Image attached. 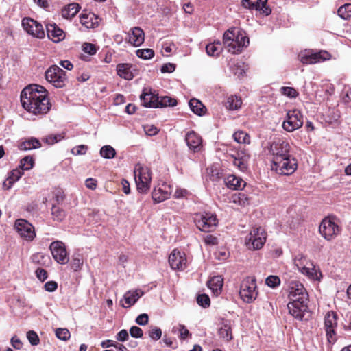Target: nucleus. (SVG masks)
<instances>
[{
	"mask_svg": "<svg viewBox=\"0 0 351 351\" xmlns=\"http://www.w3.org/2000/svg\"><path fill=\"white\" fill-rule=\"evenodd\" d=\"M80 18L81 21L84 19L88 20L90 22H92L93 20L99 19L100 21L106 20L107 19L101 18L98 15L95 13L88 11L87 10H83L82 12L80 15Z\"/></svg>",
	"mask_w": 351,
	"mask_h": 351,
	"instance_id": "44",
	"label": "nucleus"
},
{
	"mask_svg": "<svg viewBox=\"0 0 351 351\" xmlns=\"http://www.w3.org/2000/svg\"><path fill=\"white\" fill-rule=\"evenodd\" d=\"M80 6L77 3H71L62 10V16L64 19L71 20L79 12Z\"/></svg>",
	"mask_w": 351,
	"mask_h": 351,
	"instance_id": "34",
	"label": "nucleus"
},
{
	"mask_svg": "<svg viewBox=\"0 0 351 351\" xmlns=\"http://www.w3.org/2000/svg\"><path fill=\"white\" fill-rule=\"evenodd\" d=\"M53 258L60 264H66L69 261L67 252L64 243L60 241H53L49 246Z\"/></svg>",
	"mask_w": 351,
	"mask_h": 351,
	"instance_id": "14",
	"label": "nucleus"
},
{
	"mask_svg": "<svg viewBox=\"0 0 351 351\" xmlns=\"http://www.w3.org/2000/svg\"><path fill=\"white\" fill-rule=\"evenodd\" d=\"M189 105L195 114L201 116L205 113L206 108L199 100L195 98L191 99Z\"/></svg>",
	"mask_w": 351,
	"mask_h": 351,
	"instance_id": "35",
	"label": "nucleus"
},
{
	"mask_svg": "<svg viewBox=\"0 0 351 351\" xmlns=\"http://www.w3.org/2000/svg\"><path fill=\"white\" fill-rule=\"evenodd\" d=\"M47 93L46 89L42 86L29 85L21 93V104L30 113L36 115L46 114L51 108Z\"/></svg>",
	"mask_w": 351,
	"mask_h": 351,
	"instance_id": "1",
	"label": "nucleus"
},
{
	"mask_svg": "<svg viewBox=\"0 0 351 351\" xmlns=\"http://www.w3.org/2000/svg\"><path fill=\"white\" fill-rule=\"evenodd\" d=\"M226 185L228 188L234 190L243 189L246 183L241 178L236 177L234 175H230L226 180Z\"/></svg>",
	"mask_w": 351,
	"mask_h": 351,
	"instance_id": "33",
	"label": "nucleus"
},
{
	"mask_svg": "<svg viewBox=\"0 0 351 351\" xmlns=\"http://www.w3.org/2000/svg\"><path fill=\"white\" fill-rule=\"evenodd\" d=\"M337 326V315L334 311H328L324 317V328L328 341L330 343L336 341L335 328Z\"/></svg>",
	"mask_w": 351,
	"mask_h": 351,
	"instance_id": "11",
	"label": "nucleus"
},
{
	"mask_svg": "<svg viewBox=\"0 0 351 351\" xmlns=\"http://www.w3.org/2000/svg\"><path fill=\"white\" fill-rule=\"evenodd\" d=\"M130 334L134 338H141L143 335V332L141 328L134 326L130 328Z\"/></svg>",
	"mask_w": 351,
	"mask_h": 351,
	"instance_id": "56",
	"label": "nucleus"
},
{
	"mask_svg": "<svg viewBox=\"0 0 351 351\" xmlns=\"http://www.w3.org/2000/svg\"><path fill=\"white\" fill-rule=\"evenodd\" d=\"M149 317L146 313L139 315L136 319V323L141 326H145L148 323Z\"/></svg>",
	"mask_w": 351,
	"mask_h": 351,
	"instance_id": "59",
	"label": "nucleus"
},
{
	"mask_svg": "<svg viewBox=\"0 0 351 351\" xmlns=\"http://www.w3.org/2000/svg\"><path fill=\"white\" fill-rule=\"evenodd\" d=\"M194 220L197 227L202 232H211L217 225L216 216L211 213L197 214Z\"/></svg>",
	"mask_w": 351,
	"mask_h": 351,
	"instance_id": "10",
	"label": "nucleus"
},
{
	"mask_svg": "<svg viewBox=\"0 0 351 351\" xmlns=\"http://www.w3.org/2000/svg\"><path fill=\"white\" fill-rule=\"evenodd\" d=\"M82 49L85 53H87L90 55H94L97 52L95 45L88 43H84Z\"/></svg>",
	"mask_w": 351,
	"mask_h": 351,
	"instance_id": "57",
	"label": "nucleus"
},
{
	"mask_svg": "<svg viewBox=\"0 0 351 351\" xmlns=\"http://www.w3.org/2000/svg\"><path fill=\"white\" fill-rule=\"evenodd\" d=\"M169 263L173 269H184L186 265L185 254L173 250L169 256Z\"/></svg>",
	"mask_w": 351,
	"mask_h": 351,
	"instance_id": "20",
	"label": "nucleus"
},
{
	"mask_svg": "<svg viewBox=\"0 0 351 351\" xmlns=\"http://www.w3.org/2000/svg\"><path fill=\"white\" fill-rule=\"evenodd\" d=\"M136 56L142 59H150L154 56V51L152 49H141L136 51Z\"/></svg>",
	"mask_w": 351,
	"mask_h": 351,
	"instance_id": "47",
	"label": "nucleus"
},
{
	"mask_svg": "<svg viewBox=\"0 0 351 351\" xmlns=\"http://www.w3.org/2000/svg\"><path fill=\"white\" fill-rule=\"evenodd\" d=\"M47 36L54 43L62 40L65 37V34L62 29L58 27L56 23H47L46 25Z\"/></svg>",
	"mask_w": 351,
	"mask_h": 351,
	"instance_id": "25",
	"label": "nucleus"
},
{
	"mask_svg": "<svg viewBox=\"0 0 351 351\" xmlns=\"http://www.w3.org/2000/svg\"><path fill=\"white\" fill-rule=\"evenodd\" d=\"M242 101L240 97L231 95L227 99L226 107L231 110H237L241 106Z\"/></svg>",
	"mask_w": 351,
	"mask_h": 351,
	"instance_id": "38",
	"label": "nucleus"
},
{
	"mask_svg": "<svg viewBox=\"0 0 351 351\" xmlns=\"http://www.w3.org/2000/svg\"><path fill=\"white\" fill-rule=\"evenodd\" d=\"M176 69V65L171 63H167L162 66L160 71L162 73H172Z\"/></svg>",
	"mask_w": 351,
	"mask_h": 351,
	"instance_id": "60",
	"label": "nucleus"
},
{
	"mask_svg": "<svg viewBox=\"0 0 351 351\" xmlns=\"http://www.w3.org/2000/svg\"><path fill=\"white\" fill-rule=\"evenodd\" d=\"M34 166V159L31 156H25L21 160L19 167L24 170H29Z\"/></svg>",
	"mask_w": 351,
	"mask_h": 351,
	"instance_id": "48",
	"label": "nucleus"
},
{
	"mask_svg": "<svg viewBox=\"0 0 351 351\" xmlns=\"http://www.w3.org/2000/svg\"><path fill=\"white\" fill-rule=\"evenodd\" d=\"M23 170L21 169L19 167L17 169H13L7 180L3 182V188L5 189H9L12 187L13 184L18 181L19 178L23 176Z\"/></svg>",
	"mask_w": 351,
	"mask_h": 351,
	"instance_id": "32",
	"label": "nucleus"
},
{
	"mask_svg": "<svg viewBox=\"0 0 351 351\" xmlns=\"http://www.w3.org/2000/svg\"><path fill=\"white\" fill-rule=\"evenodd\" d=\"M223 285V278L221 276H213L207 282L208 287L215 295L221 293Z\"/></svg>",
	"mask_w": 351,
	"mask_h": 351,
	"instance_id": "29",
	"label": "nucleus"
},
{
	"mask_svg": "<svg viewBox=\"0 0 351 351\" xmlns=\"http://www.w3.org/2000/svg\"><path fill=\"white\" fill-rule=\"evenodd\" d=\"M289 298L290 301H308V295L302 284L292 281L289 285Z\"/></svg>",
	"mask_w": 351,
	"mask_h": 351,
	"instance_id": "16",
	"label": "nucleus"
},
{
	"mask_svg": "<svg viewBox=\"0 0 351 351\" xmlns=\"http://www.w3.org/2000/svg\"><path fill=\"white\" fill-rule=\"evenodd\" d=\"M330 54L326 51H314L313 50H304L298 55V59L302 64H315L329 60Z\"/></svg>",
	"mask_w": 351,
	"mask_h": 351,
	"instance_id": "8",
	"label": "nucleus"
},
{
	"mask_svg": "<svg viewBox=\"0 0 351 351\" xmlns=\"http://www.w3.org/2000/svg\"><path fill=\"white\" fill-rule=\"evenodd\" d=\"M294 263L298 270L302 274L313 278L317 275V270L313 263L306 257L302 255L298 256L295 258Z\"/></svg>",
	"mask_w": 351,
	"mask_h": 351,
	"instance_id": "15",
	"label": "nucleus"
},
{
	"mask_svg": "<svg viewBox=\"0 0 351 351\" xmlns=\"http://www.w3.org/2000/svg\"><path fill=\"white\" fill-rule=\"evenodd\" d=\"M291 146L289 143L281 138L274 141L269 148V152L272 155V162L289 157L290 154Z\"/></svg>",
	"mask_w": 351,
	"mask_h": 351,
	"instance_id": "9",
	"label": "nucleus"
},
{
	"mask_svg": "<svg viewBox=\"0 0 351 351\" xmlns=\"http://www.w3.org/2000/svg\"><path fill=\"white\" fill-rule=\"evenodd\" d=\"M142 105L147 108H158V95L153 93L151 89L144 88L140 97Z\"/></svg>",
	"mask_w": 351,
	"mask_h": 351,
	"instance_id": "23",
	"label": "nucleus"
},
{
	"mask_svg": "<svg viewBox=\"0 0 351 351\" xmlns=\"http://www.w3.org/2000/svg\"><path fill=\"white\" fill-rule=\"evenodd\" d=\"M321 235L326 240L330 241L336 237L340 232L339 227L331 219L324 218L319 228Z\"/></svg>",
	"mask_w": 351,
	"mask_h": 351,
	"instance_id": "12",
	"label": "nucleus"
},
{
	"mask_svg": "<svg viewBox=\"0 0 351 351\" xmlns=\"http://www.w3.org/2000/svg\"><path fill=\"white\" fill-rule=\"evenodd\" d=\"M280 92L282 95H286L290 98H295L298 95L296 90L292 87H282L280 88Z\"/></svg>",
	"mask_w": 351,
	"mask_h": 351,
	"instance_id": "51",
	"label": "nucleus"
},
{
	"mask_svg": "<svg viewBox=\"0 0 351 351\" xmlns=\"http://www.w3.org/2000/svg\"><path fill=\"white\" fill-rule=\"evenodd\" d=\"M245 8L255 10L256 14L266 16L271 14V10L267 6V0H242Z\"/></svg>",
	"mask_w": 351,
	"mask_h": 351,
	"instance_id": "13",
	"label": "nucleus"
},
{
	"mask_svg": "<svg viewBox=\"0 0 351 351\" xmlns=\"http://www.w3.org/2000/svg\"><path fill=\"white\" fill-rule=\"evenodd\" d=\"M172 193V187L167 183H162L154 188L152 197L155 202L159 203L167 199Z\"/></svg>",
	"mask_w": 351,
	"mask_h": 351,
	"instance_id": "21",
	"label": "nucleus"
},
{
	"mask_svg": "<svg viewBox=\"0 0 351 351\" xmlns=\"http://www.w3.org/2000/svg\"><path fill=\"white\" fill-rule=\"evenodd\" d=\"M298 167L295 158L291 156L272 162L271 169L280 175L289 176L293 173Z\"/></svg>",
	"mask_w": 351,
	"mask_h": 351,
	"instance_id": "6",
	"label": "nucleus"
},
{
	"mask_svg": "<svg viewBox=\"0 0 351 351\" xmlns=\"http://www.w3.org/2000/svg\"><path fill=\"white\" fill-rule=\"evenodd\" d=\"M58 287V284L54 281H49L45 284V289L49 292L54 291Z\"/></svg>",
	"mask_w": 351,
	"mask_h": 351,
	"instance_id": "64",
	"label": "nucleus"
},
{
	"mask_svg": "<svg viewBox=\"0 0 351 351\" xmlns=\"http://www.w3.org/2000/svg\"><path fill=\"white\" fill-rule=\"evenodd\" d=\"M129 337L128 332L126 330L123 329L120 330L117 335V339L119 341H125Z\"/></svg>",
	"mask_w": 351,
	"mask_h": 351,
	"instance_id": "61",
	"label": "nucleus"
},
{
	"mask_svg": "<svg viewBox=\"0 0 351 351\" xmlns=\"http://www.w3.org/2000/svg\"><path fill=\"white\" fill-rule=\"evenodd\" d=\"M45 79L54 87L61 88L67 82L66 73L57 65H53L45 71Z\"/></svg>",
	"mask_w": 351,
	"mask_h": 351,
	"instance_id": "5",
	"label": "nucleus"
},
{
	"mask_svg": "<svg viewBox=\"0 0 351 351\" xmlns=\"http://www.w3.org/2000/svg\"><path fill=\"white\" fill-rule=\"evenodd\" d=\"M206 51L210 56H218L222 51V46L219 41L208 44L206 47Z\"/></svg>",
	"mask_w": 351,
	"mask_h": 351,
	"instance_id": "36",
	"label": "nucleus"
},
{
	"mask_svg": "<svg viewBox=\"0 0 351 351\" xmlns=\"http://www.w3.org/2000/svg\"><path fill=\"white\" fill-rule=\"evenodd\" d=\"M304 123V119L302 112L294 109L289 110L286 114V119L282 122V126L288 132H292L300 128Z\"/></svg>",
	"mask_w": 351,
	"mask_h": 351,
	"instance_id": "7",
	"label": "nucleus"
},
{
	"mask_svg": "<svg viewBox=\"0 0 351 351\" xmlns=\"http://www.w3.org/2000/svg\"><path fill=\"white\" fill-rule=\"evenodd\" d=\"M223 42L228 52L239 53L249 45L250 40L245 32L238 27H232L223 34Z\"/></svg>",
	"mask_w": 351,
	"mask_h": 351,
	"instance_id": "2",
	"label": "nucleus"
},
{
	"mask_svg": "<svg viewBox=\"0 0 351 351\" xmlns=\"http://www.w3.org/2000/svg\"><path fill=\"white\" fill-rule=\"evenodd\" d=\"M162 335V331L160 328L158 327H153L149 331V336L154 340H158L160 339Z\"/></svg>",
	"mask_w": 351,
	"mask_h": 351,
	"instance_id": "54",
	"label": "nucleus"
},
{
	"mask_svg": "<svg viewBox=\"0 0 351 351\" xmlns=\"http://www.w3.org/2000/svg\"><path fill=\"white\" fill-rule=\"evenodd\" d=\"M176 49V45L173 43H163L162 45V52L166 53V56H169V53L175 51Z\"/></svg>",
	"mask_w": 351,
	"mask_h": 351,
	"instance_id": "55",
	"label": "nucleus"
},
{
	"mask_svg": "<svg viewBox=\"0 0 351 351\" xmlns=\"http://www.w3.org/2000/svg\"><path fill=\"white\" fill-rule=\"evenodd\" d=\"M250 158V154L245 150H242L238 152L237 155H231L230 160H231L233 165L239 170L245 171L247 168Z\"/></svg>",
	"mask_w": 351,
	"mask_h": 351,
	"instance_id": "22",
	"label": "nucleus"
},
{
	"mask_svg": "<svg viewBox=\"0 0 351 351\" xmlns=\"http://www.w3.org/2000/svg\"><path fill=\"white\" fill-rule=\"evenodd\" d=\"M198 304L204 308H207L210 304V300L208 295L200 294L197 298Z\"/></svg>",
	"mask_w": 351,
	"mask_h": 351,
	"instance_id": "50",
	"label": "nucleus"
},
{
	"mask_svg": "<svg viewBox=\"0 0 351 351\" xmlns=\"http://www.w3.org/2000/svg\"><path fill=\"white\" fill-rule=\"evenodd\" d=\"M27 338L32 346H37L40 343L39 337L34 330H29L27 332Z\"/></svg>",
	"mask_w": 351,
	"mask_h": 351,
	"instance_id": "53",
	"label": "nucleus"
},
{
	"mask_svg": "<svg viewBox=\"0 0 351 351\" xmlns=\"http://www.w3.org/2000/svg\"><path fill=\"white\" fill-rule=\"evenodd\" d=\"M137 189L142 193H147L150 188L151 173L147 167L137 165L134 171Z\"/></svg>",
	"mask_w": 351,
	"mask_h": 351,
	"instance_id": "3",
	"label": "nucleus"
},
{
	"mask_svg": "<svg viewBox=\"0 0 351 351\" xmlns=\"http://www.w3.org/2000/svg\"><path fill=\"white\" fill-rule=\"evenodd\" d=\"M14 226L19 235L27 240L32 241L36 236L33 226L25 219H17Z\"/></svg>",
	"mask_w": 351,
	"mask_h": 351,
	"instance_id": "17",
	"label": "nucleus"
},
{
	"mask_svg": "<svg viewBox=\"0 0 351 351\" xmlns=\"http://www.w3.org/2000/svg\"><path fill=\"white\" fill-rule=\"evenodd\" d=\"M51 215L55 220L61 221L65 217V212L59 206L53 205L51 208Z\"/></svg>",
	"mask_w": 351,
	"mask_h": 351,
	"instance_id": "45",
	"label": "nucleus"
},
{
	"mask_svg": "<svg viewBox=\"0 0 351 351\" xmlns=\"http://www.w3.org/2000/svg\"><path fill=\"white\" fill-rule=\"evenodd\" d=\"M247 244L252 243L253 249L258 250L263 247L265 241V232L261 228H254L248 235Z\"/></svg>",
	"mask_w": 351,
	"mask_h": 351,
	"instance_id": "19",
	"label": "nucleus"
},
{
	"mask_svg": "<svg viewBox=\"0 0 351 351\" xmlns=\"http://www.w3.org/2000/svg\"><path fill=\"white\" fill-rule=\"evenodd\" d=\"M144 130L147 135L154 136L158 132L156 127L154 125H147L144 127Z\"/></svg>",
	"mask_w": 351,
	"mask_h": 351,
	"instance_id": "62",
	"label": "nucleus"
},
{
	"mask_svg": "<svg viewBox=\"0 0 351 351\" xmlns=\"http://www.w3.org/2000/svg\"><path fill=\"white\" fill-rule=\"evenodd\" d=\"M60 139V135H49L45 138V143L49 145L57 143Z\"/></svg>",
	"mask_w": 351,
	"mask_h": 351,
	"instance_id": "63",
	"label": "nucleus"
},
{
	"mask_svg": "<svg viewBox=\"0 0 351 351\" xmlns=\"http://www.w3.org/2000/svg\"><path fill=\"white\" fill-rule=\"evenodd\" d=\"M128 43L134 47H138L143 43L145 40V34L140 27L131 28L128 33Z\"/></svg>",
	"mask_w": 351,
	"mask_h": 351,
	"instance_id": "24",
	"label": "nucleus"
},
{
	"mask_svg": "<svg viewBox=\"0 0 351 351\" xmlns=\"http://www.w3.org/2000/svg\"><path fill=\"white\" fill-rule=\"evenodd\" d=\"M185 141L189 149L194 152H198L202 147L201 137L193 131L186 134Z\"/></svg>",
	"mask_w": 351,
	"mask_h": 351,
	"instance_id": "28",
	"label": "nucleus"
},
{
	"mask_svg": "<svg viewBox=\"0 0 351 351\" xmlns=\"http://www.w3.org/2000/svg\"><path fill=\"white\" fill-rule=\"evenodd\" d=\"M337 14L343 20L351 19V3H346L341 6L338 10Z\"/></svg>",
	"mask_w": 351,
	"mask_h": 351,
	"instance_id": "39",
	"label": "nucleus"
},
{
	"mask_svg": "<svg viewBox=\"0 0 351 351\" xmlns=\"http://www.w3.org/2000/svg\"><path fill=\"white\" fill-rule=\"evenodd\" d=\"M158 108L174 106L177 104V101L168 96L158 97Z\"/></svg>",
	"mask_w": 351,
	"mask_h": 351,
	"instance_id": "43",
	"label": "nucleus"
},
{
	"mask_svg": "<svg viewBox=\"0 0 351 351\" xmlns=\"http://www.w3.org/2000/svg\"><path fill=\"white\" fill-rule=\"evenodd\" d=\"M239 295L243 301L246 303H252L256 300L258 292L254 278L247 277L243 280L240 286Z\"/></svg>",
	"mask_w": 351,
	"mask_h": 351,
	"instance_id": "4",
	"label": "nucleus"
},
{
	"mask_svg": "<svg viewBox=\"0 0 351 351\" xmlns=\"http://www.w3.org/2000/svg\"><path fill=\"white\" fill-rule=\"evenodd\" d=\"M83 265V258L79 253H75L71 261V268L75 271H79Z\"/></svg>",
	"mask_w": 351,
	"mask_h": 351,
	"instance_id": "41",
	"label": "nucleus"
},
{
	"mask_svg": "<svg viewBox=\"0 0 351 351\" xmlns=\"http://www.w3.org/2000/svg\"><path fill=\"white\" fill-rule=\"evenodd\" d=\"M218 335L226 342H230L232 338L230 321L223 319L218 328Z\"/></svg>",
	"mask_w": 351,
	"mask_h": 351,
	"instance_id": "27",
	"label": "nucleus"
},
{
	"mask_svg": "<svg viewBox=\"0 0 351 351\" xmlns=\"http://www.w3.org/2000/svg\"><path fill=\"white\" fill-rule=\"evenodd\" d=\"M88 147L86 145H80L76 146L72 149V153L75 155H83L85 154Z\"/></svg>",
	"mask_w": 351,
	"mask_h": 351,
	"instance_id": "58",
	"label": "nucleus"
},
{
	"mask_svg": "<svg viewBox=\"0 0 351 351\" xmlns=\"http://www.w3.org/2000/svg\"><path fill=\"white\" fill-rule=\"evenodd\" d=\"M143 295L141 290L129 291L124 294L123 298L127 305H123L124 308H129L134 305L136 301Z\"/></svg>",
	"mask_w": 351,
	"mask_h": 351,
	"instance_id": "30",
	"label": "nucleus"
},
{
	"mask_svg": "<svg viewBox=\"0 0 351 351\" xmlns=\"http://www.w3.org/2000/svg\"><path fill=\"white\" fill-rule=\"evenodd\" d=\"M265 283L267 286L274 288L280 285V280L277 276L271 275L266 278Z\"/></svg>",
	"mask_w": 351,
	"mask_h": 351,
	"instance_id": "52",
	"label": "nucleus"
},
{
	"mask_svg": "<svg viewBox=\"0 0 351 351\" xmlns=\"http://www.w3.org/2000/svg\"><path fill=\"white\" fill-rule=\"evenodd\" d=\"M22 26L29 34L38 38L45 36V29L42 23H21Z\"/></svg>",
	"mask_w": 351,
	"mask_h": 351,
	"instance_id": "26",
	"label": "nucleus"
},
{
	"mask_svg": "<svg viewBox=\"0 0 351 351\" xmlns=\"http://www.w3.org/2000/svg\"><path fill=\"white\" fill-rule=\"evenodd\" d=\"M41 146L40 141L36 138H31L21 143L19 147L21 150H30L36 149Z\"/></svg>",
	"mask_w": 351,
	"mask_h": 351,
	"instance_id": "37",
	"label": "nucleus"
},
{
	"mask_svg": "<svg viewBox=\"0 0 351 351\" xmlns=\"http://www.w3.org/2000/svg\"><path fill=\"white\" fill-rule=\"evenodd\" d=\"M307 302L308 301H290L287 304L289 313L295 319L302 320L308 310Z\"/></svg>",
	"mask_w": 351,
	"mask_h": 351,
	"instance_id": "18",
	"label": "nucleus"
},
{
	"mask_svg": "<svg viewBox=\"0 0 351 351\" xmlns=\"http://www.w3.org/2000/svg\"><path fill=\"white\" fill-rule=\"evenodd\" d=\"M131 69V64L127 63H121L117 66V73L119 76L126 80H131L134 77V75Z\"/></svg>",
	"mask_w": 351,
	"mask_h": 351,
	"instance_id": "31",
	"label": "nucleus"
},
{
	"mask_svg": "<svg viewBox=\"0 0 351 351\" xmlns=\"http://www.w3.org/2000/svg\"><path fill=\"white\" fill-rule=\"evenodd\" d=\"M56 336L60 340L67 341L71 337L70 332L66 328H57L56 330Z\"/></svg>",
	"mask_w": 351,
	"mask_h": 351,
	"instance_id": "49",
	"label": "nucleus"
},
{
	"mask_svg": "<svg viewBox=\"0 0 351 351\" xmlns=\"http://www.w3.org/2000/svg\"><path fill=\"white\" fill-rule=\"evenodd\" d=\"M233 138L236 142L240 144H249L250 142V136L243 131L235 132L233 134Z\"/></svg>",
	"mask_w": 351,
	"mask_h": 351,
	"instance_id": "40",
	"label": "nucleus"
},
{
	"mask_svg": "<svg viewBox=\"0 0 351 351\" xmlns=\"http://www.w3.org/2000/svg\"><path fill=\"white\" fill-rule=\"evenodd\" d=\"M177 331L179 332L180 338L181 339H185L189 335H190L189 330L184 325L181 324H179L177 326H173L172 328V332L176 333Z\"/></svg>",
	"mask_w": 351,
	"mask_h": 351,
	"instance_id": "46",
	"label": "nucleus"
},
{
	"mask_svg": "<svg viewBox=\"0 0 351 351\" xmlns=\"http://www.w3.org/2000/svg\"><path fill=\"white\" fill-rule=\"evenodd\" d=\"M100 155L106 159H112L116 155L115 149L110 145H104L100 149Z\"/></svg>",
	"mask_w": 351,
	"mask_h": 351,
	"instance_id": "42",
	"label": "nucleus"
}]
</instances>
